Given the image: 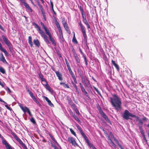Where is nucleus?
<instances>
[{
	"label": "nucleus",
	"instance_id": "obj_59",
	"mask_svg": "<svg viewBox=\"0 0 149 149\" xmlns=\"http://www.w3.org/2000/svg\"><path fill=\"white\" fill-rule=\"evenodd\" d=\"M79 51H80L82 55L84 54V53L82 52V51L81 49V48H79Z\"/></svg>",
	"mask_w": 149,
	"mask_h": 149
},
{
	"label": "nucleus",
	"instance_id": "obj_20",
	"mask_svg": "<svg viewBox=\"0 0 149 149\" xmlns=\"http://www.w3.org/2000/svg\"><path fill=\"white\" fill-rule=\"evenodd\" d=\"M71 106L74 110L75 111H78V113H79V112L74 104L73 103L71 105Z\"/></svg>",
	"mask_w": 149,
	"mask_h": 149
},
{
	"label": "nucleus",
	"instance_id": "obj_37",
	"mask_svg": "<svg viewBox=\"0 0 149 149\" xmlns=\"http://www.w3.org/2000/svg\"><path fill=\"white\" fill-rule=\"evenodd\" d=\"M69 72L70 73V74L71 75L72 77H74L75 76L74 73L73 72L72 70L70 71H69Z\"/></svg>",
	"mask_w": 149,
	"mask_h": 149
},
{
	"label": "nucleus",
	"instance_id": "obj_18",
	"mask_svg": "<svg viewBox=\"0 0 149 149\" xmlns=\"http://www.w3.org/2000/svg\"><path fill=\"white\" fill-rule=\"evenodd\" d=\"M50 40L52 42L53 44H56L54 39L52 37L51 35L49 36Z\"/></svg>",
	"mask_w": 149,
	"mask_h": 149
},
{
	"label": "nucleus",
	"instance_id": "obj_50",
	"mask_svg": "<svg viewBox=\"0 0 149 149\" xmlns=\"http://www.w3.org/2000/svg\"><path fill=\"white\" fill-rule=\"evenodd\" d=\"M80 9L81 14L84 13L83 9L81 7H80Z\"/></svg>",
	"mask_w": 149,
	"mask_h": 149
},
{
	"label": "nucleus",
	"instance_id": "obj_47",
	"mask_svg": "<svg viewBox=\"0 0 149 149\" xmlns=\"http://www.w3.org/2000/svg\"><path fill=\"white\" fill-rule=\"evenodd\" d=\"M51 146L54 148V149H57L56 146L54 145L53 143H51Z\"/></svg>",
	"mask_w": 149,
	"mask_h": 149
},
{
	"label": "nucleus",
	"instance_id": "obj_25",
	"mask_svg": "<svg viewBox=\"0 0 149 149\" xmlns=\"http://www.w3.org/2000/svg\"><path fill=\"white\" fill-rule=\"evenodd\" d=\"M75 59L76 61L77 64L78 65L79 63H80V59L79 57H76Z\"/></svg>",
	"mask_w": 149,
	"mask_h": 149
},
{
	"label": "nucleus",
	"instance_id": "obj_13",
	"mask_svg": "<svg viewBox=\"0 0 149 149\" xmlns=\"http://www.w3.org/2000/svg\"><path fill=\"white\" fill-rule=\"evenodd\" d=\"M33 43L37 47H39L40 45L39 40L38 39H34L33 41Z\"/></svg>",
	"mask_w": 149,
	"mask_h": 149
},
{
	"label": "nucleus",
	"instance_id": "obj_27",
	"mask_svg": "<svg viewBox=\"0 0 149 149\" xmlns=\"http://www.w3.org/2000/svg\"><path fill=\"white\" fill-rule=\"evenodd\" d=\"M0 71L3 74L5 73V71L4 69L2 67H0Z\"/></svg>",
	"mask_w": 149,
	"mask_h": 149
},
{
	"label": "nucleus",
	"instance_id": "obj_4",
	"mask_svg": "<svg viewBox=\"0 0 149 149\" xmlns=\"http://www.w3.org/2000/svg\"><path fill=\"white\" fill-rule=\"evenodd\" d=\"M2 37L5 43L8 47L9 51L11 52L12 49L13 47L12 44L8 39L4 35H2Z\"/></svg>",
	"mask_w": 149,
	"mask_h": 149
},
{
	"label": "nucleus",
	"instance_id": "obj_51",
	"mask_svg": "<svg viewBox=\"0 0 149 149\" xmlns=\"http://www.w3.org/2000/svg\"><path fill=\"white\" fill-rule=\"evenodd\" d=\"M29 43L30 44L31 47H32L33 46V43L32 41L29 42Z\"/></svg>",
	"mask_w": 149,
	"mask_h": 149
},
{
	"label": "nucleus",
	"instance_id": "obj_64",
	"mask_svg": "<svg viewBox=\"0 0 149 149\" xmlns=\"http://www.w3.org/2000/svg\"><path fill=\"white\" fill-rule=\"evenodd\" d=\"M23 147V148L24 149H28V148H27V147H26V145H24L23 146H22Z\"/></svg>",
	"mask_w": 149,
	"mask_h": 149
},
{
	"label": "nucleus",
	"instance_id": "obj_35",
	"mask_svg": "<svg viewBox=\"0 0 149 149\" xmlns=\"http://www.w3.org/2000/svg\"><path fill=\"white\" fill-rule=\"evenodd\" d=\"M72 84L73 85V87L75 88V90H76V91H77V87L76 86V85L74 84V83L73 82H72Z\"/></svg>",
	"mask_w": 149,
	"mask_h": 149
},
{
	"label": "nucleus",
	"instance_id": "obj_49",
	"mask_svg": "<svg viewBox=\"0 0 149 149\" xmlns=\"http://www.w3.org/2000/svg\"><path fill=\"white\" fill-rule=\"evenodd\" d=\"M83 22L85 24L88 22L87 21L86 18L83 19Z\"/></svg>",
	"mask_w": 149,
	"mask_h": 149
},
{
	"label": "nucleus",
	"instance_id": "obj_10",
	"mask_svg": "<svg viewBox=\"0 0 149 149\" xmlns=\"http://www.w3.org/2000/svg\"><path fill=\"white\" fill-rule=\"evenodd\" d=\"M55 72L57 76L58 77L59 80L62 81L63 80V78L62 77V74L58 71H55Z\"/></svg>",
	"mask_w": 149,
	"mask_h": 149
},
{
	"label": "nucleus",
	"instance_id": "obj_53",
	"mask_svg": "<svg viewBox=\"0 0 149 149\" xmlns=\"http://www.w3.org/2000/svg\"><path fill=\"white\" fill-rule=\"evenodd\" d=\"M139 123L141 125H142L143 124V122L140 119H139Z\"/></svg>",
	"mask_w": 149,
	"mask_h": 149
},
{
	"label": "nucleus",
	"instance_id": "obj_30",
	"mask_svg": "<svg viewBox=\"0 0 149 149\" xmlns=\"http://www.w3.org/2000/svg\"><path fill=\"white\" fill-rule=\"evenodd\" d=\"M1 51L4 53L6 56H7L8 55V53L5 49H3V50L2 51Z\"/></svg>",
	"mask_w": 149,
	"mask_h": 149
},
{
	"label": "nucleus",
	"instance_id": "obj_54",
	"mask_svg": "<svg viewBox=\"0 0 149 149\" xmlns=\"http://www.w3.org/2000/svg\"><path fill=\"white\" fill-rule=\"evenodd\" d=\"M81 15H82V17L83 18V19L86 18V15L85 14H84V13L82 14Z\"/></svg>",
	"mask_w": 149,
	"mask_h": 149
},
{
	"label": "nucleus",
	"instance_id": "obj_42",
	"mask_svg": "<svg viewBox=\"0 0 149 149\" xmlns=\"http://www.w3.org/2000/svg\"><path fill=\"white\" fill-rule=\"evenodd\" d=\"M82 56H83V58H84V61H87V59H86V55L85 54H84Z\"/></svg>",
	"mask_w": 149,
	"mask_h": 149
},
{
	"label": "nucleus",
	"instance_id": "obj_9",
	"mask_svg": "<svg viewBox=\"0 0 149 149\" xmlns=\"http://www.w3.org/2000/svg\"><path fill=\"white\" fill-rule=\"evenodd\" d=\"M45 86V88L47 90L51 93L53 92V90L49 86L47 82H46V84L45 85H43Z\"/></svg>",
	"mask_w": 149,
	"mask_h": 149
},
{
	"label": "nucleus",
	"instance_id": "obj_62",
	"mask_svg": "<svg viewBox=\"0 0 149 149\" xmlns=\"http://www.w3.org/2000/svg\"><path fill=\"white\" fill-rule=\"evenodd\" d=\"M38 5L39 7L41 9H42V6L38 2Z\"/></svg>",
	"mask_w": 149,
	"mask_h": 149
},
{
	"label": "nucleus",
	"instance_id": "obj_60",
	"mask_svg": "<svg viewBox=\"0 0 149 149\" xmlns=\"http://www.w3.org/2000/svg\"><path fill=\"white\" fill-rule=\"evenodd\" d=\"M32 41V38L31 36H29L28 38V42Z\"/></svg>",
	"mask_w": 149,
	"mask_h": 149
},
{
	"label": "nucleus",
	"instance_id": "obj_24",
	"mask_svg": "<svg viewBox=\"0 0 149 149\" xmlns=\"http://www.w3.org/2000/svg\"><path fill=\"white\" fill-rule=\"evenodd\" d=\"M109 143L110 144H111V146H113L114 148H116V145L115 144V143H114V142L112 141H111L109 142Z\"/></svg>",
	"mask_w": 149,
	"mask_h": 149
},
{
	"label": "nucleus",
	"instance_id": "obj_28",
	"mask_svg": "<svg viewBox=\"0 0 149 149\" xmlns=\"http://www.w3.org/2000/svg\"><path fill=\"white\" fill-rule=\"evenodd\" d=\"M86 142L87 143V144H88V146L91 148V147H92L93 146V144H92V143H90L89 142V140H88V141H87Z\"/></svg>",
	"mask_w": 149,
	"mask_h": 149
},
{
	"label": "nucleus",
	"instance_id": "obj_11",
	"mask_svg": "<svg viewBox=\"0 0 149 149\" xmlns=\"http://www.w3.org/2000/svg\"><path fill=\"white\" fill-rule=\"evenodd\" d=\"M0 60L3 63H7L2 53L0 54Z\"/></svg>",
	"mask_w": 149,
	"mask_h": 149
},
{
	"label": "nucleus",
	"instance_id": "obj_15",
	"mask_svg": "<svg viewBox=\"0 0 149 149\" xmlns=\"http://www.w3.org/2000/svg\"><path fill=\"white\" fill-rule=\"evenodd\" d=\"M20 107L24 112L25 113L29 109L26 107H23L22 106H20Z\"/></svg>",
	"mask_w": 149,
	"mask_h": 149
},
{
	"label": "nucleus",
	"instance_id": "obj_12",
	"mask_svg": "<svg viewBox=\"0 0 149 149\" xmlns=\"http://www.w3.org/2000/svg\"><path fill=\"white\" fill-rule=\"evenodd\" d=\"M45 100L47 102L48 104L51 107L54 106L53 104L51 102V101L46 96L44 97Z\"/></svg>",
	"mask_w": 149,
	"mask_h": 149
},
{
	"label": "nucleus",
	"instance_id": "obj_17",
	"mask_svg": "<svg viewBox=\"0 0 149 149\" xmlns=\"http://www.w3.org/2000/svg\"><path fill=\"white\" fill-rule=\"evenodd\" d=\"M81 135L84 138L85 140L86 141V142L88 140V137L86 136L84 134V133L83 132H82L80 133Z\"/></svg>",
	"mask_w": 149,
	"mask_h": 149
},
{
	"label": "nucleus",
	"instance_id": "obj_46",
	"mask_svg": "<svg viewBox=\"0 0 149 149\" xmlns=\"http://www.w3.org/2000/svg\"><path fill=\"white\" fill-rule=\"evenodd\" d=\"M65 63L67 65V66L70 65L69 63H68V61L66 59V58H65Z\"/></svg>",
	"mask_w": 149,
	"mask_h": 149
},
{
	"label": "nucleus",
	"instance_id": "obj_52",
	"mask_svg": "<svg viewBox=\"0 0 149 149\" xmlns=\"http://www.w3.org/2000/svg\"><path fill=\"white\" fill-rule=\"evenodd\" d=\"M33 99L34 101L36 103H38V101L36 99L35 97L34 98H33Z\"/></svg>",
	"mask_w": 149,
	"mask_h": 149
},
{
	"label": "nucleus",
	"instance_id": "obj_32",
	"mask_svg": "<svg viewBox=\"0 0 149 149\" xmlns=\"http://www.w3.org/2000/svg\"><path fill=\"white\" fill-rule=\"evenodd\" d=\"M83 36L84 38H87V36L86 32V31L82 32Z\"/></svg>",
	"mask_w": 149,
	"mask_h": 149
},
{
	"label": "nucleus",
	"instance_id": "obj_3",
	"mask_svg": "<svg viewBox=\"0 0 149 149\" xmlns=\"http://www.w3.org/2000/svg\"><path fill=\"white\" fill-rule=\"evenodd\" d=\"M123 118L126 120H128L129 119H132L130 117H135L136 116L130 113L127 110H126L124 111L122 115Z\"/></svg>",
	"mask_w": 149,
	"mask_h": 149
},
{
	"label": "nucleus",
	"instance_id": "obj_56",
	"mask_svg": "<svg viewBox=\"0 0 149 149\" xmlns=\"http://www.w3.org/2000/svg\"><path fill=\"white\" fill-rule=\"evenodd\" d=\"M39 77L40 78V79L41 78H43V75L42 74H39Z\"/></svg>",
	"mask_w": 149,
	"mask_h": 149
},
{
	"label": "nucleus",
	"instance_id": "obj_55",
	"mask_svg": "<svg viewBox=\"0 0 149 149\" xmlns=\"http://www.w3.org/2000/svg\"><path fill=\"white\" fill-rule=\"evenodd\" d=\"M73 54H74V56L75 57V58L76 57H78L77 56V54H76V53L75 52H73Z\"/></svg>",
	"mask_w": 149,
	"mask_h": 149
},
{
	"label": "nucleus",
	"instance_id": "obj_39",
	"mask_svg": "<svg viewBox=\"0 0 149 149\" xmlns=\"http://www.w3.org/2000/svg\"><path fill=\"white\" fill-rule=\"evenodd\" d=\"M115 142L118 144V145L119 146V147L121 146V144L118 141L117 139V140H116V141H115Z\"/></svg>",
	"mask_w": 149,
	"mask_h": 149
},
{
	"label": "nucleus",
	"instance_id": "obj_23",
	"mask_svg": "<svg viewBox=\"0 0 149 149\" xmlns=\"http://www.w3.org/2000/svg\"><path fill=\"white\" fill-rule=\"evenodd\" d=\"M97 107L98 110H99L100 114L101 113H102V112H103V111L102 110L101 107L99 105H98V106H97Z\"/></svg>",
	"mask_w": 149,
	"mask_h": 149
},
{
	"label": "nucleus",
	"instance_id": "obj_5",
	"mask_svg": "<svg viewBox=\"0 0 149 149\" xmlns=\"http://www.w3.org/2000/svg\"><path fill=\"white\" fill-rule=\"evenodd\" d=\"M68 140L69 142L74 146H78V144L75 141L74 139L72 137H69L68 138Z\"/></svg>",
	"mask_w": 149,
	"mask_h": 149
},
{
	"label": "nucleus",
	"instance_id": "obj_26",
	"mask_svg": "<svg viewBox=\"0 0 149 149\" xmlns=\"http://www.w3.org/2000/svg\"><path fill=\"white\" fill-rule=\"evenodd\" d=\"M60 35V37H59V39L60 41L61 42H63L64 41V40L63 38V34L62 35Z\"/></svg>",
	"mask_w": 149,
	"mask_h": 149
},
{
	"label": "nucleus",
	"instance_id": "obj_40",
	"mask_svg": "<svg viewBox=\"0 0 149 149\" xmlns=\"http://www.w3.org/2000/svg\"><path fill=\"white\" fill-rule=\"evenodd\" d=\"M29 94L32 99L35 97L33 95V93L31 92H30Z\"/></svg>",
	"mask_w": 149,
	"mask_h": 149
},
{
	"label": "nucleus",
	"instance_id": "obj_21",
	"mask_svg": "<svg viewBox=\"0 0 149 149\" xmlns=\"http://www.w3.org/2000/svg\"><path fill=\"white\" fill-rule=\"evenodd\" d=\"M46 34L48 35L49 36L51 35L50 34L49 30L48 29H47V28H45L44 29Z\"/></svg>",
	"mask_w": 149,
	"mask_h": 149
},
{
	"label": "nucleus",
	"instance_id": "obj_14",
	"mask_svg": "<svg viewBox=\"0 0 149 149\" xmlns=\"http://www.w3.org/2000/svg\"><path fill=\"white\" fill-rule=\"evenodd\" d=\"M78 24H79V25L80 26V28H81V31H82V32L85 31V28L84 26L81 23V21L79 22Z\"/></svg>",
	"mask_w": 149,
	"mask_h": 149
},
{
	"label": "nucleus",
	"instance_id": "obj_8",
	"mask_svg": "<svg viewBox=\"0 0 149 149\" xmlns=\"http://www.w3.org/2000/svg\"><path fill=\"white\" fill-rule=\"evenodd\" d=\"M101 116L105 119V120L109 123L111 124V122L108 118L107 116L103 112L100 114Z\"/></svg>",
	"mask_w": 149,
	"mask_h": 149
},
{
	"label": "nucleus",
	"instance_id": "obj_16",
	"mask_svg": "<svg viewBox=\"0 0 149 149\" xmlns=\"http://www.w3.org/2000/svg\"><path fill=\"white\" fill-rule=\"evenodd\" d=\"M111 62L112 64L115 66L117 70L118 71L119 70V67L118 65L116 63L115 61L113 60H112Z\"/></svg>",
	"mask_w": 149,
	"mask_h": 149
},
{
	"label": "nucleus",
	"instance_id": "obj_57",
	"mask_svg": "<svg viewBox=\"0 0 149 149\" xmlns=\"http://www.w3.org/2000/svg\"><path fill=\"white\" fill-rule=\"evenodd\" d=\"M6 90L8 91L9 93H11V90L9 89V88L8 87H7L6 89Z\"/></svg>",
	"mask_w": 149,
	"mask_h": 149
},
{
	"label": "nucleus",
	"instance_id": "obj_22",
	"mask_svg": "<svg viewBox=\"0 0 149 149\" xmlns=\"http://www.w3.org/2000/svg\"><path fill=\"white\" fill-rule=\"evenodd\" d=\"M82 92L84 93L85 95L87 96L88 97V94L87 93V92L85 91V89L84 88H82L81 89Z\"/></svg>",
	"mask_w": 149,
	"mask_h": 149
},
{
	"label": "nucleus",
	"instance_id": "obj_2",
	"mask_svg": "<svg viewBox=\"0 0 149 149\" xmlns=\"http://www.w3.org/2000/svg\"><path fill=\"white\" fill-rule=\"evenodd\" d=\"M33 25L35 26V28L37 29V30L41 35V37L43 38L47 44L48 45L50 46V43L47 36L46 35L44 31L41 29L40 27L37 24L34 22Z\"/></svg>",
	"mask_w": 149,
	"mask_h": 149
},
{
	"label": "nucleus",
	"instance_id": "obj_44",
	"mask_svg": "<svg viewBox=\"0 0 149 149\" xmlns=\"http://www.w3.org/2000/svg\"><path fill=\"white\" fill-rule=\"evenodd\" d=\"M142 120L144 121H147L148 119L146 117L143 116V117L142 118Z\"/></svg>",
	"mask_w": 149,
	"mask_h": 149
},
{
	"label": "nucleus",
	"instance_id": "obj_34",
	"mask_svg": "<svg viewBox=\"0 0 149 149\" xmlns=\"http://www.w3.org/2000/svg\"><path fill=\"white\" fill-rule=\"evenodd\" d=\"M94 88L95 89V90L97 92V93L100 95H101L99 91L95 87L93 86Z\"/></svg>",
	"mask_w": 149,
	"mask_h": 149
},
{
	"label": "nucleus",
	"instance_id": "obj_7",
	"mask_svg": "<svg viewBox=\"0 0 149 149\" xmlns=\"http://www.w3.org/2000/svg\"><path fill=\"white\" fill-rule=\"evenodd\" d=\"M62 23L65 30L69 34H70V32L69 29L68 24L66 23V21H65V20H63L62 21Z\"/></svg>",
	"mask_w": 149,
	"mask_h": 149
},
{
	"label": "nucleus",
	"instance_id": "obj_31",
	"mask_svg": "<svg viewBox=\"0 0 149 149\" xmlns=\"http://www.w3.org/2000/svg\"><path fill=\"white\" fill-rule=\"evenodd\" d=\"M30 121H31L32 123L33 124H35L36 123V122L35 120V119L34 118L32 117L30 119Z\"/></svg>",
	"mask_w": 149,
	"mask_h": 149
},
{
	"label": "nucleus",
	"instance_id": "obj_1",
	"mask_svg": "<svg viewBox=\"0 0 149 149\" xmlns=\"http://www.w3.org/2000/svg\"><path fill=\"white\" fill-rule=\"evenodd\" d=\"M113 97H110V102L115 109L118 110L121 108V101L120 98L116 95H113Z\"/></svg>",
	"mask_w": 149,
	"mask_h": 149
},
{
	"label": "nucleus",
	"instance_id": "obj_43",
	"mask_svg": "<svg viewBox=\"0 0 149 149\" xmlns=\"http://www.w3.org/2000/svg\"><path fill=\"white\" fill-rule=\"evenodd\" d=\"M63 86L65 88H70L69 86H68V85L67 84H65Z\"/></svg>",
	"mask_w": 149,
	"mask_h": 149
},
{
	"label": "nucleus",
	"instance_id": "obj_45",
	"mask_svg": "<svg viewBox=\"0 0 149 149\" xmlns=\"http://www.w3.org/2000/svg\"><path fill=\"white\" fill-rule=\"evenodd\" d=\"M72 78L73 79L74 82L75 83L77 84V81L75 76L74 77H73Z\"/></svg>",
	"mask_w": 149,
	"mask_h": 149
},
{
	"label": "nucleus",
	"instance_id": "obj_48",
	"mask_svg": "<svg viewBox=\"0 0 149 149\" xmlns=\"http://www.w3.org/2000/svg\"><path fill=\"white\" fill-rule=\"evenodd\" d=\"M85 24L87 26V27L88 29H90L91 28L90 26L89 25L88 22Z\"/></svg>",
	"mask_w": 149,
	"mask_h": 149
},
{
	"label": "nucleus",
	"instance_id": "obj_19",
	"mask_svg": "<svg viewBox=\"0 0 149 149\" xmlns=\"http://www.w3.org/2000/svg\"><path fill=\"white\" fill-rule=\"evenodd\" d=\"M73 33H74V36L72 40V41L73 43L77 44L78 43V42L76 40V39L75 37V33L74 32H73Z\"/></svg>",
	"mask_w": 149,
	"mask_h": 149
},
{
	"label": "nucleus",
	"instance_id": "obj_61",
	"mask_svg": "<svg viewBox=\"0 0 149 149\" xmlns=\"http://www.w3.org/2000/svg\"><path fill=\"white\" fill-rule=\"evenodd\" d=\"M67 67V68L69 71L72 70L70 68V65L68 66Z\"/></svg>",
	"mask_w": 149,
	"mask_h": 149
},
{
	"label": "nucleus",
	"instance_id": "obj_38",
	"mask_svg": "<svg viewBox=\"0 0 149 149\" xmlns=\"http://www.w3.org/2000/svg\"><path fill=\"white\" fill-rule=\"evenodd\" d=\"M58 29V31L59 32V35H62V34H63V33H62V30L61 29V28L59 29Z\"/></svg>",
	"mask_w": 149,
	"mask_h": 149
},
{
	"label": "nucleus",
	"instance_id": "obj_58",
	"mask_svg": "<svg viewBox=\"0 0 149 149\" xmlns=\"http://www.w3.org/2000/svg\"><path fill=\"white\" fill-rule=\"evenodd\" d=\"M139 128H140V129H141V133L142 134V135H143V134H144V133H143V131L142 130V128H141V127H139Z\"/></svg>",
	"mask_w": 149,
	"mask_h": 149
},
{
	"label": "nucleus",
	"instance_id": "obj_36",
	"mask_svg": "<svg viewBox=\"0 0 149 149\" xmlns=\"http://www.w3.org/2000/svg\"><path fill=\"white\" fill-rule=\"evenodd\" d=\"M74 119L78 122H80V120L79 119V118L76 116H74Z\"/></svg>",
	"mask_w": 149,
	"mask_h": 149
},
{
	"label": "nucleus",
	"instance_id": "obj_6",
	"mask_svg": "<svg viewBox=\"0 0 149 149\" xmlns=\"http://www.w3.org/2000/svg\"><path fill=\"white\" fill-rule=\"evenodd\" d=\"M11 134L14 137L15 139L19 142V143L22 146L25 144L23 143L21 139L17 136L15 133L12 132Z\"/></svg>",
	"mask_w": 149,
	"mask_h": 149
},
{
	"label": "nucleus",
	"instance_id": "obj_33",
	"mask_svg": "<svg viewBox=\"0 0 149 149\" xmlns=\"http://www.w3.org/2000/svg\"><path fill=\"white\" fill-rule=\"evenodd\" d=\"M70 131L71 132V133L73 134L74 136H76V134L74 132V130H73L72 129H70Z\"/></svg>",
	"mask_w": 149,
	"mask_h": 149
},
{
	"label": "nucleus",
	"instance_id": "obj_41",
	"mask_svg": "<svg viewBox=\"0 0 149 149\" xmlns=\"http://www.w3.org/2000/svg\"><path fill=\"white\" fill-rule=\"evenodd\" d=\"M40 24L42 26V28L43 29H45V28H46V27L45 26L44 24L42 22H41L40 23Z\"/></svg>",
	"mask_w": 149,
	"mask_h": 149
},
{
	"label": "nucleus",
	"instance_id": "obj_29",
	"mask_svg": "<svg viewBox=\"0 0 149 149\" xmlns=\"http://www.w3.org/2000/svg\"><path fill=\"white\" fill-rule=\"evenodd\" d=\"M77 127L80 133L83 132L80 126L77 125Z\"/></svg>",
	"mask_w": 149,
	"mask_h": 149
},
{
	"label": "nucleus",
	"instance_id": "obj_63",
	"mask_svg": "<svg viewBox=\"0 0 149 149\" xmlns=\"http://www.w3.org/2000/svg\"><path fill=\"white\" fill-rule=\"evenodd\" d=\"M4 48L2 47L1 44H0V50L1 51Z\"/></svg>",
	"mask_w": 149,
	"mask_h": 149
}]
</instances>
